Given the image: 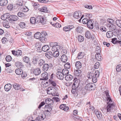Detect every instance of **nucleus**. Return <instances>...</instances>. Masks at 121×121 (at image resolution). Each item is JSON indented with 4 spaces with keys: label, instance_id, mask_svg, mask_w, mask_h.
<instances>
[{
    "label": "nucleus",
    "instance_id": "nucleus-28",
    "mask_svg": "<svg viewBox=\"0 0 121 121\" xmlns=\"http://www.w3.org/2000/svg\"><path fill=\"white\" fill-rule=\"evenodd\" d=\"M73 78V76L69 74L67 75L65 77V79L67 81H70Z\"/></svg>",
    "mask_w": 121,
    "mask_h": 121
},
{
    "label": "nucleus",
    "instance_id": "nucleus-26",
    "mask_svg": "<svg viewBox=\"0 0 121 121\" xmlns=\"http://www.w3.org/2000/svg\"><path fill=\"white\" fill-rule=\"evenodd\" d=\"M15 72L16 74L19 75L22 74L23 71L21 69H16Z\"/></svg>",
    "mask_w": 121,
    "mask_h": 121
},
{
    "label": "nucleus",
    "instance_id": "nucleus-20",
    "mask_svg": "<svg viewBox=\"0 0 121 121\" xmlns=\"http://www.w3.org/2000/svg\"><path fill=\"white\" fill-rule=\"evenodd\" d=\"M61 60L62 62L65 63L67 61L68 58L66 56L63 55L61 56Z\"/></svg>",
    "mask_w": 121,
    "mask_h": 121
},
{
    "label": "nucleus",
    "instance_id": "nucleus-37",
    "mask_svg": "<svg viewBox=\"0 0 121 121\" xmlns=\"http://www.w3.org/2000/svg\"><path fill=\"white\" fill-rule=\"evenodd\" d=\"M84 56V53L82 52H81L78 53L77 58L78 59H80L82 58Z\"/></svg>",
    "mask_w": 121,
    "mask_h": 121
},
{
    "label": "nucleus",
    "instance_id": "nucleus-34",
    "mask_svg": "<svg viewBox=\"0 0 121 121\" xmlns=\"http://www.w3.org/2000/svg\"><path fill=\"white\" fill-rule=\"evenodd\" d=\"M109 30L112 31H115L116 29V26L113 24H111L109 26Z\"/></svg>",
    "mask_w": 121,
    "mask_h": 121
},
{
    "label": "nucleus",
    "instance_id": "nucleus-38",
    "mask_svg": "<svg viewBox=\"0 0 121 121\" xmlns=\"http://www.w3.org/2000/svg\"><path fill=\"white\" fill-rule=\"evenodd\" d=\"M39 59L37 57H34L33 58L32 62L34 64H37L39 60Z\"/></svg>",
    "mask_w": 121,
    "mask_h": 121
},
{
    "label": "nucleus",
    "instance_id": "nucleus-40",
    "mask_svg": "<svg viewBox=\"0 0 121 121\" xmlns=\"http://www.w3.org/2000/svg\"><path fill=\"white\" fill-rule=\"evenodd\" d=\"M62 72L63 73L64 75H65L69 73V71L67 69H65L63 70Z\"/></svg>",
    "mask_w": 121,
    "mask_h": 121
},
{
    "label": "nucleus",
    "instance_id": "nucleus-9",
    "mask_svg": "<svg viewBox=\"0 0 121 121\" xmlns=\"http://www.w3.org/2000/svg\"><path fill=\"white\" fill-rule=\"evenodd\" d=\"M33 73L36 75H39L41 73L40 69L39 68L34 69L33 70Z\"/></svg>",
    "mask_w": 121,
    "mask_h": 121
},
{
    "label": "nucleus",
    "instance_id": "nucleus-46",
    "mask_svg": "<svg viewBox=\"0 0 121 121\" xmlns=\"http://www.w3.org/2000/svg\"><path fill=\"white\" fill-rule=\"evenodd\" d=\"M59 53L58 51L54 52L52 54V56L54 57H57L59 55Z\"/></svg>",
    "mask_w": 121,
    "mask_h": 121
},
{
    "label": "nucleus",
    "instance_id": "nucleus-14",
    "mask_svg": "<svg viewBox=\"0 0 121 121\" xmlns=\"http://www.w3.org/2000/svg\"><path fill=\"white\" fill-rule=\"evenodd\" d=\"M12 85L10 84H7L4 86V89L5 91H8L11 89Z\"/></svg>",
    "mask_w": 121,
    "mask_h": 121
},
{
    "label": "nucleus",
    "instance_id": "nucleus-63",
    "mask_svg": "<svg viewBox=\"0 0 121 121\" xmlns=\"http://www.w3.org/2000/svg\"><path fill=\"white\" fill-rule=\"evenodd\" d=\"M52 25L56 27H61V25L58 23H56L55 24H52Z\"/></svg>",
    "mask_w": 121,
    "mask_h": 121
},
{
    "label": "nucleus",
    "instance_id": "nucleus-21",
    "mask_svg": "<svg viewBox=\"0 0 121 121\" xmlns=\"http://www.w3.org/2000/svg\"><path fill=\"white\" fill-rule=\"evenodd\" d=\"M46 104H52L53 103V99H52L50 98H48L46 99L45 100Z\"/></svg>",
    "mask_w": 121,
    "mask_h": 121
},
{
    "label": "nucleus",
    "instance_id": "nucleus-23",
    "mask_svg": "<svg viewBox=\"0 0 121 121\" xmlns=\"http://www.w3.org/2000/svg\"><path fill=\"white\" fill-rule=\"evenodd\" d=\"M8 3L7 0H1L0 1V5L2 6L5 5Z\"/></svg>",
    "mask_w": 121,
    "mask_h": 121
},
{
    "label": "nucleus",
    "instance_id": "nucleus-10",
    "mask_svg": "<svg viewBox=\"0 0 121 121\" xmlns=\"http://www.w3.org/2000/svg\"><path fill=\"white\" fill-rule=\"evenodd\" d=\"M41 75L43 78H41L40 79L41 80H47L48 78V74L46 72H45L41 74Z\"/></svg>",
    "mask_w": 121,
    "mask_h": 121
},
{
    "label": "nucleus",
    "instance_id": "nucleus-44",
    "mask_svg": "<svg viewBox=\"0 0 121 121\" xmlns=\"http://www.w3.org/2000/svg\"><path fill=\"white\" fill-rule=\"evenodd\" d=\"M49 82L51 84L54 86H56V83L52 80V79L51 78L49 80Z\"/></svg>",
    "mask_w": 121,
    "mask_h": 121
},
{
    "label": "nucleus",
    "instance_id": "nucleus-2",
    "mask_svg": "<svg viewBox=\"0 0 121 121\" xmlns=\"http://www.w3.org/2000/svg\"><path fill=\"white\" fill-rule=\"evenodd\" d=\"M108 104L106 107H105L104 108H102V109L103 113H104V114L105 115L108 114V113L110 112L111 108H112V107L114 106V105L112 103H110L108 102Z\"/></svg>",
    "mask_w": 121,
    "mask_h": 121
},
{
    "label": "nucleus",
    "instance_id": "nucleus-31",
    "mask_svg": "<svg viewBox=\"0 0 121 121\" xmlns=\"http://www.w3.org/2000/svg\"><path fill=\"white\" fill-rule=\"evenodd\" d=\"M49 46L48 45H45L42 47V51L46 52L49 49Z\"/></svg>",
    "mask_w": 121,
    "mask_h": 121
},
{
    "label": "nucleus",
    "instance_id": "nucleus-15",
    "mask_svg": "<svg viewBox=\"0 0 121 121\" xmlns=\"http://www.w3.org/2000/svg\"><path fill=\"white\" fill-rule=\"evenodd\" d=\"M87 21V25L88 27L90 28H93V24L92 22L90 19H88Z\"/></svg>",
    "mask_w": 121,
    "mask_h": 121
},
{
    "label": "nucleus",
    "instance_id": "nucleus-42",
    "mask_svg": "<svg viewBox=\"0 0 121 121\" xmlns=\"http://www.w3.org/2000/svg\"><path fill=\"white\" fill-rule=\"evenodd\" d=\"M83 28L81 26H78L76 28V31L78 33H81L82 31V30Z\"/></svg>",
    "mask_w": 121,
    "mask_h": 121
},
{
    "label": "nucleus",
    "instance_id": "nucleus-47",
    "mask_svg": "<svg viewBox=\"0 0 121 121\" xmlns=\"http://www.w3.org/2000/svg\"><path fill=\"white\" fill-rule=\"evenodd\" d=\"M15 65L17 67L20 68L22 66V64L20 62L18 61L15 63Z\"/></svg>",
    "mask_w": 121,
    "mask_h": 121
},
{
    "label": "nucleus",
    "instance_id": "nucleus-52",
    "mask_svg": "<svg viewBox=\"0 0 121 121\" xmlns=\"http://www.w3.org/2000/svg\"><path fill=\"white\" fill-rule=\"evenodd\" d=\"M26 26L25 23L23 22H21L19 24V26L22 28H24Z\"/></svg>",
    "mask_w": 121,
    "mask_h": 121
},
{
    "label": "nucleus",
    "instance_id": "nucleus-16",
    "mask_svg": "<svg viewBox=\"0 0 121 121\" xmlns=\"http://www.w3.org/2000/svg\"><path fill=\"white\" fill-rule=\"evenodd\" d=\"M45 56L47 58L50 59L52 57V53L51 52H48L45 53Z\"/></svg>",
    "mask_w": 121,
    "mask_h": 121
},
{
    "label": "nucleus",
    "instance_id": "nucleus-41",
    "mask_svg": "<svg viewBox=\"0 0 121 121\" xmlns=\"http://www.w3.org/2000/svg\"><path fill=\"white\" fill-rule=\"evenodd\" d=\"M44 63L45 61L44 60L42 59H40L38 61V65L40 66H41Z\"/></svg>",
    "mask_w": 121,
    "mask_h": 121
},
{
    "label": "nucleus",
    "instance_id": "nucleus-57",
    "mask_svg": "<svg viewBox=\"0 0 121 121\" xmlns=\"http://www.w3.org/2000/svg\"><path fill=\"white\" fill-rule=\"evenodd\" d=\"M25 40L27 42L29 41L31 39L30 36H26L25 38Z\"/></svg>",
    "mask_w": 121,
    "mask_h": 121
},
{
    "label": "nucleus",
    "instance_id": "nucleus-1",
    "mask_svg": "<svg viewBox=\"0 0 121 121\" xmlns=\"http://www.w3.org/2000/svg\"><path fill=\"white\" fill-rule=\"evenodd\" d=\"M36 20H37V23H40L43 24L45 23L44 19L43 17L41 16H38L36 19L34 17H31L30 19V22L31 23L34 24L36 22Z\"/></svg>",
    "mask_w": 121,
    "mask_h": 121
},
{
    "label": "nucleus",
    "instance_id": "nucleus-53",
    "mask_svg": "<svg viewBox=\"0 0 121 121\" xmlns=\"http://www.w3.org/2000/svg\"><path fill=\"white\" fill-rule=\"evenodd\" d=\"M117 39L115 38L112 39V42L114 44H115L116 43H118V41H119L118 40L117 41Z\"/></svg>",
    "mask_w": 121,
    "mask_h": 121
},
{
    "label": "nucleus",
    "instance_id": "nucleus-3",
    "mask_svg": "<svg viewBox=\"0 0 121 121\" xmlns=\"http://www.w3.org/2000/svg\"><path fill=\"white\" fill-rule=\"evenodd\" d=\"M96 88L95 85L93 83H88L86 85L85 89L86 90L89 91L93 90H95Z\"/></svg>",
    "mask_w": 121,
    "mask_h": 121
},
{
    "label": "nucleus",
    "instance_id": "nucleus-5",
    "mask_svg": "<svg viewBox=\"0 0 121 121\" xmlns=\"http://www.w3.org/2000/svg\"><path fill=\"white\" fill-rule=\"evenodd\" d=\"M52 67V65L50 63H44L43 65L42 70L44 72L47 71L49 68H51Z\"/></svg>",
    "mask_w": 121,
    "mask_h": 121
},
{
    "label": "nucleus",
    "instance_id": "nucleus-51",
    "mask_svg": "<svg viewBox=\"0 0 121 121\" xmlns=\"http://www.w3.org/2000/svg\"><path fill=\"white\" fill-rule=\"evenodd\" d=\"M117 71L118 72H120L121 70V65H119L116 67Z\"/></svg>",
    "mask_w": 121,
    "mask_h": 121
},
{
    "label": "nucleus",
    "instance_id": "nucleus-62",
    "mask_svg": "<svg viewBox=\"0 0 121 121\" xmlns=\"http://www.w3.org/2000/svg\"><path fill=\"white\" fill-rule=\"evenodd\" d=\"M99 72L98 70L96 71L95 72L94 75L96 77H98L99 76Z\"/></svg>",
    "mask_w": 121,
    "mask_h": 121
},
{
    "label": "nucleus",
    "instance_id": "nucleus-30",
    "mask_svg": "<svg viewBox=\"0 0 121 121\" xmlns=\"http://www.w3.org/2000/svg\"><path fill=\"white\" fill-rule=\"evenodd\" d=\"M45 109H46V111L47 112H49L51 111L52 110V107H50L48 105H46L44 108Z\"/></svg>",
    "mask_w": 121,
    "mask_h": 121
},
{
    "label": "nucleus",
    "instance_id": "nucleus-55",
    "mask_svg": "<svg viewBox=\"0 0 121 121\" xmlns=\"http://www.w3.org/2000/svg\"><path fill=\"white\" fill-rule=\"evenodd\" d=\"M101 50H100V48L98 46L96 47L95 48V51L96 52H97V53H100Z\"/></svg>",
    "mask_w": 121,
    "mask_h": 121
},
{
    "label": "nucleus",
    "instance_id": "nucleus-50",
    "mask_svg": "<svg viewBox=\"0 0 121 121\" xmlns=\"http://www.w3.org/2000/svg\"><path fill=\"white\" fill-rule=\"evenodd\" d=\"M12 59L11 57L9 55L7 56L5 58L6 60L8 62L10 61Z\"/></svg>",
    "mask_w": 121,
    "mask_h": 121
},
{
    "label": "nucleus",
    "instance_id": "nucleus-17",
    "mask_svg": "<svg viewBox=\"0 0 121 121\" xmlns=\"http://www.w3.org/2000/svg\"><path fill=\"white\" fill-rule=\"evenodd\" d=\"M100 53H97L95 55L96 59L98 61L101 60L102 59V57L100 54Z\"/></svg>",
    "mask_w": 121,
    "mask_h": 121
},
{
    "label": "nucleus",
    "instance_id": "nucleus-22",
    "mask_svg": "<svg viewBox=\"0 0 121 121\" xmlns=\"http://www.w3.org/2000/svg\"><path fill=\"white\" fill-rule=\"evenodd\" d=\"M46 117V115L43 112H41L39 116V119L42 120L44 119Z\"/></svg>",
    "mask_w": 121,
    "mask_h": 121
},
{
    "label": "nucleus",
    "instance_id": "nucleus-33",
    "mask_svg": "<svg viewBox=\"0 0 121 121\" xmlns=\"http://www.w3.org/2000/svg\"><path fill=\"white\" fill-rule=\"evenodd\" d=\"M13 87L14 89L16 90H18L20 88L19 84L17 83H15L13 85Z\"/></svg>",
    "mask_w": 121,
    "mask_h": 121
},
{
    "label": "nucleus",
    "instance_id": "nucleus-4",
    "mask_svg": "<svg viewBox=\"0 0 121 121\" xmlns=\"http://www.w3.org/2000/svg\"><path fill=\"white\" fill-rule=\"evenodd\" d=\"M56 88L53 87H48L47 90V93L48 94H52L55 95L56 92Z\"/></svg>",
    "mask_w": 121,
    "mask_h": 121
},
{
    "label": "nucleus",
    "instance_id": "nucleus-56",
    "mask_svg": "<svg viewBox=\"0 0 121 121\" xmlns=\"http://www.w3.org/2000/svg\"><path fill=\"white\" fill-rule=\"evenodd\" d=\"M7 8L8 10H11L13 9V6L12 4H9L8 5L7 7Z\"/></svg>",
    "mask_w": 121,
    "mask_h": 121
},
{
    "label": "nucleus",
    "instance_id": "nucleus-48",
    "mask_svg": "<svg viewBox=\"0 0 121 121\" xmlns=\"http://www.w3.org/2000/svg\"><path fill=\"white\" fill-rule=\"evenodd\" d=\"M85 36L88 39L90 38L91 36V33L89 31H87L85 33Z\"/></svg>",
    "mask_w": 121,
    "mask_h": 121
},
{
    "label": "nucleus",
    "instance_id": "nucleus-45",
    "mask_svg": "<svg viewBox=\"0 0 121 121\" xmlns=\"http://www.w3.org/2000/svg\"><path fill=\"white\" fill-rule=\"evenodd\" d=\"M23 61L26 63H28L30 61L29 57L27 56L23 58Z\"/></svg>",
    "mask_w": 121,
    "mask_h": 121
},
{
    "label": "nucleus",
    "instance_id": "nucleus-13",
    "mask_svg": "<svg viewBox=\"0 0 121 121\" xmlns=\"http://www.w3.org/2000/svg\"><path fill=\"white\" fill-rule=\"evenodd\" d=\"M105 94L107 96V101H108V103H110L112 102V100L111 99L110 95H109L108 91H106L105 92Z\"/></svg>",
    "mask_w": 121,
    "mask_h": 121
},
{
    "label": "nucleus",
    "instance_id": "nucleus-54",
    "mask_svg": "<svg viewBox=\"0 0 121 121\" xmlns=\"http://www.w3.org/2000/svg\"><path fill=\"white\" fill-rule=\"evenodd\" d=\"M40 11L42 12H46L47 11V8L45 7H42L40 9Z\"/></svg>",
    "mask_w": 121,
    "mask_h": 121
},
{
    "label": "nucleus",
    "instance_id": "nucleus-27",
    "mask_svg": "<svg viewBox=\"0 0 121 121\" xmlns=\"http://www.w3.org/2000/svg\"><path fill=\"white\" fill-rule=\"evenodd\" d=\"M106 36L108 38H111L113 36V32L111 31L107 32L106 33Z\"/></svg>",
    "mask_w": 121,
    "mask_h": 121
},
{
    "label": "nucleus",
    "instance_id": "nucleus-6",
    "mask_svg": "<svg viewBox=\"0 0 121 121\" xmlns=\"http://www.w3.org/2000/svg\"><path fill=\"white\" fill-rule=\"evenodd\" d=\"M73 81L74 83L72 85V87L74 88V87L78 88L80 82V80L77 78H74Z\"/></svg>",
    "mask_w": 121,
    "mask_h": 121
},
{
    "label": "nucleus",
    "instance_id": "nucleus-43",
    "mask_svg": "<svg viewBox=\"0 0 121 121\" xmlns=\"http://www.w3.org/2000/svg\"><path fill=\"white\" fill-rule=\"evenodd\" d=\"M17 15L18 16L21 17H24L25 16V14L20 12H19L18 13Z\"/></svg>",
    "mask_w": 121,
    "mask_h": 121
},
{
    "label": "nucleus",
    "instance_id": "nucleus-60",
    "mask_svg": "<svg viewBox=\"0 0 121 121\" xmlns=\"http://www.w3.org/2000/svg\"><path fill=\"white\" fill-rule=\"evenodd\" d=\"M99 63L98 62H97L94 65V67L95 69H98L99 68Z\"/></svg>",
    "mask_w": 121,
    "mask_h": 121
},
{
    "label": "nucleus",
    "instance_id": "nucleus-35",
    "mask_svg": "<svg viewBox=\"0 0 121 121\" xmlns=\"http://www.w3.org/2000/svg\"><path fill=\"white\" fill-rule=\"evenodd\" d=\"M41 36V33L39 32L36 33L34 35V37L36 39H40Z\"/></svg>",
    "mask_w": 121,
    "mask_h": 121
},
{
    "label": "nucleus",
    "instance_id": "nucleus-39",
    "mask_svg": "<svg viewBox=\"0 0 121 121\" xmlns=\"http://www.w3.org/2000/svg\"><path fill=\"white\" fill-rule=\"evenodd\" d=\"M76 37L78 39V40L80 42H82L84 40V37L81 35H78Z\"/></svg>",
    "mask_w": 121,
    "mask_h": 121
},
{
    "label": "nucleus",
    "instance_id": "nucleus-32",
    "mask_svg": "<svg viewBox=\"0 0 121 121\" xmlns=\"http://www.w3.org/2000/svg\"><path fill=\"white\" fill-rule=\"evenodd\" d=\"M75 66L76 68L78 69H80L82 67L81 63L79 61H77L75 63Z\"/></svg>",
    "mask_w": 121,
    "mask_h": 121
},
{
    "label": "nucleus",
    "instance_id": "nucleus-8",
    "mask_svg": "<svg viewBox=\"0 0 121 121\" xmlns=\"http://www.w3.org/2000/svg\"><path fill=\"white\" fill-rule=\"evenodd\" d=\"M56 76L60 80H63L64 78V75L62 72H58L56 73Z\"/></svg>",
    "mask_w": 121,
    "mask_h": 121
},
{
    "label": "nucleus",
    "instance_id": "nucleus-49",
    "mask_svg": "<svg viewBox=\"0 0 121 121\" xmlns=\"http://www.w3.org/2000/svg\"><path fill=\"white\" fill-rule=\"evenodd\" d=\"M39 39L41 42L44 43L45 42L46 40V38L44 36H41L40 38Z\"/></svg>",
    "mask_w": 121,
    "mask_h": 121
},
{
    "label": "nucleus",
    "instance_id": "nucleus-19",
    "mask_svg": "<svg viewBox=\"0 0 121 121\" xmlns=\"http://www.w3.org/2000/svg\"><path fill=\"white\" fill-rule=\"evenodd\" d=\"M95 114L98 119H100L102 117L101 113L100 112H99V110H95Z\"/></svg>",
    "mask_w": 121,
    "mask_h": 121
},
{
    "label": "nucleus",
    "instance_id": "nucleus-25",
    "mask_svg": "<svg viewBox=\"0 0 121 121\" xmlns=\"http://www.w3.org/2000/svg\"><path fill=\"white\" fill-rule=\"evenodd\" d=\"M37 51L39 52H41L42 49V46L39 43H38L37 44Z\"/></svg>",
    "mask_w": 121,
    "mask_h": 121
},
{
    "label": "nucleus",
    "instance_id": "nucleus-12",
    "mask_svg": "<svg viewBox=\"0 0 121 121\" xmlns=\"http://www.w3.org/2000/svg\"><path fill=\"white\" fill-rule=\"evenodd\" d=\"M9 14L8 13L4 14L3 15H2L1 17V18L3 20H5L6 19H8L9 20Z\"/></svg>",
    "mask_w": 121,
    "mask_h": 121
},
{
    "label": "nucleus",
    "instance_id": "nucleus-61",
    "mask_svg": "<svg viewBox=\"0 0 121 121\" xmlns=\"http://www.w3.org/2000/svg\"><path fill=\"white\" fill-rule=\"evenodd\" d=\"M52 99H53V101H56V102H57L59 101V98L56 97H54L52 98Z\"/></svg>",
    "mask_w": 121,
    "mask_h": 121
},
{
    "label": "nucleus",
    "instance_id": "nucleus-18",
    "mask_svg": "<svg viewBox=\"0 0 121 121\" xmlns=\"http://www.w3.org/2000/svg\"><path fill=\"white\" fill-rule=\"evenodd\" d=\"M60 49V46L59 45H57L53 46L52 48V50L53 52L58 51Z\"/></svg>",
    "mask_w": 121,
    "mask_h": 121
},
{
    "label": "nucleus",
    "instance_id": "nucleus-7",
    "mask_svg": "<svg viewBox=\"0 0 121 121\" xmlns=\"http://www.w3.org/2000/svg\"><path fill=\"white\" fill-rule=\"evenodd\" d=\"M81 15V12L79 11H78L75 12L73 14V16L74 18L78 19L80 17Z\"/></svg>",
    "mask_w": 121,
    "mask_h": 121
},
{
    "label": "nucleus",
    "instance_id": "nucleus-11",
    "mask_svg": "<svg viewBox=\"0 0 121 121\" xmlns=\"http://www.w3.org/2000/svg\"><path fill=\"white\" fill-rule=\"evenodd\" d=\"M19 19L18 17L16 15H13L9 16V20L10 21H16L17 20Z\"/></svg>",
    "mask_w": 121,
    "mask_h": 121
},
{
    "label": "nucleus",
    "instance_id": "nucleus-29",
    "mask_svg": "<svg viewBox=\"0 0 121 121\" xmlns=\"http://www.w3.org/2000/svg\"><path fill=\"white\" fill-rule=\"evenodd\" d=\"M94 76V74L93 72H89L87 75V77L89 79H91Z\"/></svg>",
    "mask_w": 121,
    "mask_h": 121
},
{
    "label": "nucleus",
    "instance_id": "nucleus-24",
    "mask_svg": "<svg viewBox=\"0 0 121 121\" xmlns=\"http://www.w3.org/2000/svg\"><path fill=\"white\" fill-rule=\"evenodd\" d=\"M3 25L4 27L7 28H9L10 27L9 22L8 21H4L3 23Z\"/></svg>",
    "mask_w": 121,
    "mask_h": 121
},
{
    "label": "nucleus",
    "instance_id": "nucleus-36",
    "mask_svg": "<svg viewBox=\"0 0 121 121\" xmlns=\"http://www.w3.org/2000/svg\"><path fill=\"white\" fill-rule=\"evenodd\" d=\"M81 72V71L80 70H76L74 71V74L76 76H78L80 74Z\"/></svg>",
    "mask_w": 121,
    "mask_h": 121
},
{
    "label": "nucleus",
    "instance_id": "nucleus-58",
    "mask_svg": "<svg viewBox=\"0 0 121 121\" xmlns=\"http://www.w3.org/2000/svg\"><path fill=\"white\" fill-rule=\"evenodd\" d=\"M68 26L64 27L63 28V30L65 31H67L70 30Z\"/></svg>",
    "mask_w": 121,
    "mask_h": 121
},
{
    "label": "nucleus",
    "instance_id": "nucleus-59",
    "mask_svg": "<svg viewBox=\"0 0 121 121\" xmlns=\"http://www.w3.org/2000/svg\"><path fill=\"white\" fill-rule=\"evenodd\" d=\"M64 67L65 68H66V69H69L70 68V63H67L65 65Z\"/></svg>",
    "mask_w": 121,
    "mask_h": 121
},
{
    "label": "nucleus",
    "instance_id": "nucleus-64",
    "mask_svg": "<svg viewBox=\"0 0 121 121\" xmlns=\"http://www.w3.org/2000/svg\"><path fill=\"white\" fill-rule=\"evenodd\" d=\"M85 15L86 17L88 19H90L92 17V15L90 13H86L85 14Z\"/></svg>",
    "mask_w": 121,
    "mask_h": 121
}]
</instances>
